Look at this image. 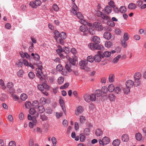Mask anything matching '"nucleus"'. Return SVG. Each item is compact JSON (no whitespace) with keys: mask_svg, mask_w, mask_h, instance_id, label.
I'll use <instances>...</instances> for the list:
<instances>
[{"mask_svg":"<svg viewBox=\"0 0 146 146\" xmlns=\"http://www.w3.org/2000/svg\"><path fill=\"white\" fill-rule=\"evenodd\" d=\"M66 59L70 62V63H68L66 64L65 65V68L69 72H71L72 71V70L71 68V64L73 65H75L76 64V62L77 61V57L76 56H74L73 57V59L70 58L69 56L66 55Z\"/></svg>","mask_w":146,"mask_h":146,"instance_id":"nucleus-1","label":"nucleus"},{"mask_svg":"<svg viewBox=\"0 0 146 146\" xmlns=\"http://www.w3.org/2000/svg\"><path fill=\"white\" fill-rule=\"evenodd\" d=\"M56 51L60 57L63 58L66 56L64 55V54H68L70 52V49L68 47H64L62 48L61 46L59 47Z\"/></svg>","mask_w":146,"mask_h":146,"instance_id":"nucleus-2","label":"nucleus"},{"mask_svg":"<svg viewBox=\"0 0 146 146\" xmlns=\"http://www.w3.org/2000/svg\"><path fill=\"white\" fill-rule=\"evenodd\" d=\"M96 15L99 17H101L102 19L106 21H109L111 19L110 17L106 14H103L102 12L99 10L96 11Z\"/></svg>","mask_w":146,"mask_h":146,"instance_id":"nucleus-3","label":"nucleus"},{"mask_svg":"<svg viewBox=\"0 0 146 146\" xmlns=\"http://www.w3.org/2000/svg\"><path fill=\"white\" fill-rule=\"evenodd\" d=\"M98 54H96L94 56V60L96 62H99L101 61L102 58H104L102 55L103 53L100 51H98L97 52Z\"/></svg>","mask_w":146,"mask_h":146,"instance_id":"nucleus-4","label":"nucleus"},{"mask_svg":"<svg viewBox=\"0 0 146 146\" xmlns=\"http://www.w3.org/2000/svg\"><path fill=\"white\" fill-rule=\"evenodd\" d=\"M40 64H41V63ZM42 67L41 64H40L39 65L38 68L36 69V70L37 72L36 73V76L41 80L43 79V78L42 77V75L43 74V73L41 69Z\"/></svg>","mask_w":146,"mask_h":146,"instance_id":"nucleus-5","label":"nucleus"},{"mask_svg":"<svg viewBox=\"0 0 146 146\" xmlns=\"http://www.w3.org/2000/svg\"><path fill=\"white\" fill-rule=\"evenodd\" d=\"M54 33L57 38L60 37L63 39H65L66 38V34L64 32H62L61 33H60L57 31L55 30Z\"/></svg>","mask_w":146,"mask_h":146,"instance_id":"nucleus-6","label":"nucleus"},{"mask_svg":"<svg viewBox=\"0 0 146 146\" xmlns=\"http://www.w3.org/2000/svg\"><path fill=\"white\" fill-rule=\"evenodd\" d=\"M76 15L77 17L80 19L79 21L80 23L83 25L87 23V22L83 19L84 17L81 13L78 12L76 13Z\"/></svg>","mask_w":146,"mask_h":146,"instance_id":"nucleus-7","label":"nucleus"},{"mask_svg":"<svg viewBox=\"0 0 146 146\" xmlns=\"http://www.w3.org/2000/svg\"><path fill=\"white\" fill-rule=\"evenodd\" d=\"M41 4V2L40 0H36L34 1L30 2L29 5L32 8H35V6H39Z\"/></svg>","mask_w":146,"mask_h":146,"instance_id":"nucleus-8","label":"nucleus"},{"mask_svg":"<svg viewBox=\"0 0 146 146\" xmlns=\"http://www.w3.org/2000/svg\"><path fill=\"white\" fill-rule=\"evenodd\" d=\"M93 26L96 29L99 31H101L103 29V27L102 24L98 22H96L94 23Z\"/></svg>","mask_w":146,"mask_h":146,"instance_id":"nucleus-9","label":"nucleus"},{"mask_svg":"<svg viewBox=\"0 0 146 146\" xmlns=\"http://www.w3.org/2000/svg\"><path fill=\"white\" fill-rule=\"evenodd\" d=\"M59 103L62 108V110L64 113L66 114V108L64 106V103L63 100L61 99L60 98L59 100Z\"/></svg>","mask_w":146,"mask_h":146,"instance_id":"nucleus-10","label":"nucleus"},{"mask_svg":"<svg viewBox=\"0 0 146 146\" xmlns=\"http://www.w3.org/2000/svg\"><path fill=\"white\" fill-rule=\"evenodd\" d=\"M83 108L82 106H79L77 108V110L75 111V114L76 115H78L80 113H81L83 112Z\"/></svg>","mask_w":146,"mask_h":146,"instance_id":"nucleus-11","label":"nucleus"},{"mask_svg":"<svg viewBox=\"0 0 146 146\" xmlns=\"http://www.w3.org/2000/svg\"><path fill=\"white\" fill-rule=\"evenodd\" d=\"M92 40L93 42L96 44H98L100 42V38L97 36H94L92 37Z\"/></svg>","mask_w":146,"mask_h":146,"instance_id":"nucleus-12","label":"nucleus"},{"mask_svg":"<svg viewBox=\"0 0 146 146\" xmlns=\"http://www.w3.org/2000/svg\"><path fill=\"white\" fill-rule=\"evenodd\" d=\"M87 61L82 60L80 62L79 64L80 66L83 67V69H85L86 68V66L87 65ZM88 68H86V69Z\"/></svg>","mask_w":146,"mask_h":146,"instance_id":"nucleus-13","label":"nucleus"},{"mask_svg":"<svg viewBox=\"0 0 146 146\" xmlns=\"http://www.w3.org/2000/svg\"><path fill=\"white\" fill-rule=\"evenodd\" d=\"M134 84L133 82L131 80H127L126 83V87L128 88H131L132 87Z\"/></svg>","mask_w":146,"mask_h":146,"instance_id":"nucleus-14","label":"nucleus"},{"mask_svg":"<svg viewBox=\"0 0 146 146\" xmlns=\"http://www.w3.org/2000/svg\"><path fill=\"white\" fill-rule=\"evenodd\" d=\"M104 37L106 39L109 40L111 38V35L110 33L106 32L104 33Z\"/></svg>","mask_w":146,"mask_h":146,"instance_id":"nucleus-15","label":"nucleus"},{"mask_svg":"<svg viewBox=\"0 0 146 146\" xmlns=\"http://www.w3.org/2000/svg\"><path fill=\"white\" fill-rule=\"evenodd\" d=\"M31 55L33 57L34 59L37 61V63H36L37 64H38V62H39V61H38L40 59L39 56L36 53L34 54L33 53H32L31 54Z\"/></svg>","mask_w":146,"mask_h":146,"instance_id":"nucleus-16","label":"nucleus"},{"mask_svg":"<svg viewBox=\"0 0 146 146\" xmlns=\"http://www.w3.org/2000/svg\"><path fill=\"white\" fill-rule=\"evenodd\" d=\"M104 10L108 15L111 12L112 9L110 6H107L105 7Z\"/></svg>","mask_w":146,"mask_h":146,"instance_id":"nucleus-17","label":"nucleus"},{"mask_svg":"<svg viewBox=\"0 0 146 146\" xmlns=\"http://www.w3.org/2000/svg\"><path fill=\"white\" fill-rule=\"evenodd\" d=\"M21 56L23 58H26L27 59H30V56L27 53L25 52L23 53V52H21L20 53Z\"/></svg>","mask_w":146,"mask_h":146,"instance_id":"nucleus-18","label":"nucleus"},{"mask_svg":"<svg viewBox=\"0 0 146 146\" xmlns=\"http://www.w3.org/2000/svg\"><path fill=\"white\" fill-rule=\"evenodd\" d=\"M103 132L100 129H98L95 131V134L97 136H100L103 134Z\"/></svg>","mask_w":146,"mask_h":146,"instance_id":"nucleus-19","label":"nucleus"},{"mask_svg":"<svg viewBox=\"0 0 146 146\" xmlns=\"http://www.w3.org/2000/svg\"><path fill=\"white\" fill-rule=\"evenodd\" d=\"M128 8L130 9H135L137 8V5L134 3H129L128 5Z\"/></svg>","mask_w":146,"mask_h":146,"instance_id":"nucleus-20","label":"nucleus"},{"mask_svg":"<svg viewBox=\"0 0 146 146\" xmlns=\"http://www.w3.org/2000/svg\"><path fill=\"white\" fill-rule=\"evenodd\" d=\"M37 109H38V111L40 113H43L45 111V109L44 106L41 104L37 107Z\"/></svg>","mask_w":146,"mask_h":146,"instance_id":"nucleus-21","label":"nucleus"},{"mask_svg":"<svg viewBox=\"0 0 146 146\" xmlns=\"http://www.w3.org/2000/svg\"><path fill=\"white\" fill-rule=\"evenodd\" d=\"M79 29L80 31L83 32H86L88 30L87 27L84 25L81 26Z\"/></svg>","mask_w":146,"mask_h":146,"instance_id":"nucleus-22","label":"nucleus"},{"mask_svg":"<svg viewBox=\"0 0 146 146\" xmlns=\"http://www.w3.org/2000/svg\"><path fill=\"white\" fill-rule=\"evenodd\" d=\"M122 139L123 141L127 142L129 141V138L127 134H124L122 136Z\"/></svg>","mask_w":146,"mask_h":146,"instance_id":"nucleus-23","label":"nucleus"},{"mask_svg":"<svg viewBox=\"0 0 146 146\" xmlns=\"http://www.w3.org/2000/svg\"><path fill=\"white\" fill-rule=\"evenodd\" d=\"M90 95L89 94H86L84 96V100L87 102H89L90 101Z\"/></svg>","mask_w":146,"mask_h":146,"instance_id":"nucleus-24","label":"nucleus"},{"mask_svg":"<svg viewBox=\"0 0 146 146\" xmlns=\"http://www.w3.org/2000/svg\"><path fill=\"white\" fill-rule=\"evenodd\" d=\"M108 91L110 92H112L115 89V87L114 85L112 84H110L108 86Z\"/></svg>","mask_w":146,"mask_h":146,"instance_id":"nucleus-25","label":"nucleus"},{"mask_svg":"<svg viewBox=\"0 0 146 146\" xmlns=\"http://www.w3.org/2000/svg\"><path fill=\"white\" fill-rule=\"evenodd\" d=\"M40 104H40L39 102L38 101H35L32 103L33 107L36 109H37V107Z\"/></svg>","mask_w":146,"mask_h":146,"instance_id":"nucleus-26","label":"nucleus"},{"mask_svg":"<svg viewBox=\"0 0 146 146\" xmlns=\"http://www.w3.org/2000/svg\"><path fill=\"white\" fill-rule=\"evenodd\" d=\"M122 89V87L121 86H118L115 88L114 90L116 93L118 94L121 92Z\"/></svg>","mask_w":146,"mask_h":146,"instance_id":"nucleus-27","label":"nucleus"},{"mask_svg":"<svg viewBox=\"0 0 146 146\" xmlns=\"http://www.w3.org/2000/svg\"><path fill=\"white\" fill-rule=\"evenodd\" d=\"M141 75L140 73L139 72L135 74L134 76L135 79L137 81H138L141 78Z\"/></svg>","mask_w":146,"mask_h":146,"instance_id":"nucleus-28","label":"nucleus"},{"mask_svg":"<svg viewBox=\"0 0 146 146\" xmlns=\"http://www.w3.org/2000/svg\"><path fill=\"white\" fill-rule=\"evenodd\" d=\"M109 98L111 101H114L115 100L116 97L113 94H110L109 95Z\"/></svg>","mask_w":146,"mask_h":146,"instance_id":"nucleus-29","label":"nucleus"},{"mask_svg":"<svg viewBox=\"0 0 146 146\" xmlns=\"http://www.w3.org/2000/svg\"><path fill=\"white\" fill-rule=\"evenodd\" d=\"M88 31L92 35H94L95 33L94 27H90L89 28Z\"/></svg>","mask_w":146,"mask_h":146,"instance_id":"nucleus-30","label":"nucleus"},{"mask_svg":"<svg viewBox=\"0 0 146 146\" xmlns=\"http://www.w3.org/2000/svg\"><path fill=\"white\" fill-rule=\"evenodd\" d=\"M120 141L118 139L114 140L113 142V145L114 146H118L120 144Z\"/></svg>","mask_w":146,"mask_h":146,"instance_id":"nucleus-31","label":"nucleus"},{"mask_svg":"<svg viewBox=\"0 0 146 146\" xmlns=\"http://www.w3.org/2000/svg\"><path fill=\"white\" fill-rule=\"evenodd\" d=\"M111 55V52L108 51H106L104 52L102 54L104 58V57H110Z\"/></svg>","mask_w":146,"mask_h":146,"instance_id":"nucleus-32","label":"nucleus"},{"mask_svg":"<svg viewBox=\"0 0 146 146\" xmlns=\"http://www.w3.org/2000/svg\"><path fill=\"white\" fill-rule=\"evenodd\" d=\"M86 120V117L83 115H81L80 117L79 120L81 123H83L85 122Z\"/></svg>","mask_w":146,"mask_h":146,"instance_id":"nucleus-33","label":"nucleus"},{"mask_svg":"<svg viewBox=\"0 0 146 146\" xmlns=\"http://www.w3.org/2000/svg\"><path fill=\"white\" fill-rule=\"evenodd\" d=\"M103 139L104 142V144L105 145H107L109 143L110 140L108 137H105Z\"/></svg>","mask_w":146,"mask_h":146,"instance_id":"nucleus-34","label":"nucleus"},{"mask_svg":"<svg viewBox=\"0 0 146 146\" xmlns=\"http://www.w3.org/2000/svg\"><path fill=\"white\" fill-rule=\"evenodd\" d=\"M136 139L138 141H140L142 139V136L141 134L140 133H138L135 135Z\"/></svg>","mask_w":146,"mask_h":146,"instance_id":"nucleus-35","label":"nucleus"},{"mask_svg":"<svg viewBox=\"0 0 146 146\" xmlns=\"http://www.w3.org/2000/svg\"><path fill=\"white\" fill-rule=\"evenodd\" d=\"M88 47L92 50H95L96 49V45L94 43H91L89 44L88 45Z\"/></svg>","mask_w":146,"mask_h":146,"instance_id":"nucleus-36","label":"nucleus"},{"mask_svg":"<svg viewBox=\"0 0 146 146\" xmlns=\"http://www.w3.org/2000/svg\"><path fill=\"white\" fill-rule=\"evenodd\" d=\"M115 76L113 74H110L109 77V81L110 82H112L114 80Z\"/></svg>","mask_w":146,"mask_h":146,"instance_id":"nucleus-37","label":"nucleus"},{"mask_svg":"<svg viewBox=\"0 0 146 146\" xmlns=\"http://www.w3.org/2000/svg\"><path fill=\"white\" fill-rule=\"evenodd\" d=\"M119 11L120 12L122 13H125L126 12V8L125 6H122L119 8Z\"/></svg>","mask_w":146,"mask_h":146,"instance_id":"nucleus-38","label":"nucleus"},{"mask_svg":"<svg viewBox=\"0 0 146 146\" xmlns=\"http://www.w3.org/2000/svg\"><path fill=\"white\" fill-rule=\"evenodd\" d=\"M20 98L21 100L25 101L28 98L27 95L23 93L21 94Z\"/></svg>","mask_w":146,"mask_h":146,"instance_id":"nucleus-39","label":"nucleus"},{"mask_svg":"<svg viewBox=\"0 0 146 146\" xmlns=\"http://www.w3.org/2000/svg\"><path fill=\"white\" fill-rule=\"evenodd\" d=\"M90 101L92 102H94L96 100V97L95 94H92L90 95Z\"/></svg>","mask_w":146,"mask_h":146,"instance_id":"nucleus-40","label":"nucleus"},{"mask_svg":"<svg viewBox=\"0 0 146 146\" xmlns=\"http://www.w3.org/2000/svg\"><path fill=\"white\" fill-rule=\"evenodd\" d=\"M64 78L62 77H60L58 79V84H62L64 82Z\"/></svg>","mask_w":146,"mask_h":146,"instance_id":"nucleus-41","label":"nucleus"},{"mask_svg":"<svg viewBox=\"0 0 146 146\" xmlns=\"http://www.w3.org/2000/svg\"><path fill=\"white\" fill-rule=\"evenodd\" d=\"M121 55H118L112 61L114 63H117L119 59L121 57Z\"/></svg>","mask_w":146,"mask_h":146,"instance_id":"nucleus-42","label":"nucleus"},{"mask_svg":"<svg viewBox=\"0 0 146 146\" xmlns=\"http://www.w3.org/2000/svg\"><path fill=\"white\" fill-rule=\"evenodd\" d=\"M40 118L43 121H46L48 119V117L44 114L41 115Z\"/></svg>","mask_w":146,"mask_h":146,"instance_id":"nucleus-43","label":"nucleus"},{"mask_svg":"<svg viewBox=\"0 0 146 146\" xmlns=\"http://www.w3.org/2000/svg\"><path fill=\"white\" fill-rule=\"evenodd\" d=\"M96 49L100 50L103 51L104 50V48L103 46L101 45H96Z\"/></svg>","mask_w":146,"mask_h":146,"instance_id":"nucleus-44","label":"nucleus"},{"mask_svg":"<svg viewBox=\"0 0 146 146\" xmlns=\"http://www.w3.org/2000/svg\"><path fill=\"white\" fill-rule=\"evenodd\" d=\"M102 92L101 90H96L95 91V93L96 96L98 97H100L101 96Z\"/></svg>","mask_w":146,"mask_h":146,"instance_id":"nucleus-45","label":"nucleus"},{"mask_svg":"<svg viewBox=\"0 0 146 146\" xmlns=\"http://www.w3.org/2000/svg\"><path fill=\"white\" fill-rule=\"evenodd\" d=\"M24 74L23 71L22 70H19L17 72V75L18 77H23Z\"/></svg>","mask_w":146,"mask_h":146,"instance_id":"nucleus-46","label":"nucleus"},{"mask_svg":"<svg viewBox=\"0 0 146 146\" xmlns=\"http://www.w3.org/2000/svg\"><path fill=\"white\" fill-rule=\"evenodd\" d=\"M112 45V43L110 41H107L105 42V46L108 48H109Z\"/></svg>","mask_w":146,"mask_h":146,"instance_id":"nucleus-47","label":"nucleus"},{"mask_svg":"<svg viewBox=\"0 0 146 146\" xmlns=\"http://www.w3.org/2000/svg\"><path fill=\"white\" fill-rule=\"evenodd\" d=\"M87 62L88 61L90 62H92L94 60V57H93L92 56H88L87 58Z\"/></svg>","mask_w":146,"mask_h":146,"instance_id":"nucleus-48","label":"nucleus"},{"mask_svg":"<svg viewBox=\"0 0 146 146\" xmlns=\"http://www.w3.org/2000/svg\"><path fill=\"white\" fill-rule=\"evenodd\" d=\"M31 102L29 101H26L25 104V106L26 108L27 109L29 108L31 106Z\"/></svg>","mask_w":146,"mask_h":146,"instance_id":"nucleus-49","label":"nucleus"},{"mask_svg":"<svg viewBox=\"0 0 146 146\" xmlns=\"http://www.w3.org/2000/svg\"><path fill=\"white\" fill-rule=\"evenodd\" d=\"M84 134L86 135H88L90 134V130L88 128H86L84 131Z\"/></svg>","mask_w":146,"mask_h":146,"instance_id":"nucleus-50","label":"nucleus"},{"mask_svg":"<svg viewBox=\"0 0 146 146\" xmlns=\"http://www.w3.org/2000/svg\"><path fill=\"white\" fill-rule=\"evenodd\" d=\"M101 91L102 92L106 94L108 92V88H107L106 87L103 86L102 88Z\"/></svg>","mask_w":146,"mask_h":146,"instance_id":"nucleus-51","label":"nucleus"},{"mask_svg":"<svg viewBox=\"0 0 146 146\" xmlns=\"http://www.w3.org/2000/svg\"><path fill=\"white\" fill-rule=\"evenodd\" d=\"M86 139V137L83 133H81L80 135V140L81 142H84Z\"/></svg>","mask_w":146,"mask_h":146,"instance_id":"nucleus-52","label":"nucleus"},{"mask_svg":"<svg viewBox=\"0 0 146 146\" xmlns=\"http://www.w3.org/2000/svg\"><path fill=\"white\" fill-rule=\"evenodd\" d=\"M29 112L30 114L33 115L35 113L36 111L34 108H32L29 110Z\"/></svg>","mask_w":146,"mask_h":146,"instance_id":"nucleus-53","label":"nucleus"},{"mask_svg":"<svg viewBox=\"0 0 146 146\" xmlns=\"http://www.w3.org/2000/svg\"><path fill=\"white\" fill-rule=\"evenodd\" d=\"M29 78L31 79H33L34 78L35 75L33 72H31L28 74Z\"/></svg>","mask_w":146,"mask_h":146,"instance_id":"nucleus-54","label":"nucleus"},{"mask_svg":"<svg viewBox=\"0 0 146 146\" xmlns=\"http://www.w3.org/2000/svg\"><path fill=\"white\" fill-rule=\"evenodd\" d=\"M52 8L55 11H57L59 10V7L58 5L55 4H54L53 5Z\"/></svg>","mask_w":146,"mask_h":146,"instance_id":"nucleus-55","label":"nucleus"},{"mask_svg":"<svg viewBox=\"0 0 146 146\" xmlns=\"http://www.w3.org/2000/svg\"><path fill=\"white\" fill-rule=\"evenodd\" d=\"M69 85V84L68 83H66L63 86L60 87V89H64L66 88H67Z\"/></svg>","mask_w":146,"mask_h":146,"instance_id":"nucleus-56","label":"nucleus"},{"mask_svg":"<svg viewBox=\"0 0 146 146\" xmlns=\"http://www.w3.org/2000/svg\"><path fill=\"white\" fill-rule=\"evenodd\" d=\"M37 87L38 89L40 91H43L44 90V88L43 84H38Z\"/></svg>","mask_w":146,"mask_h":146,"instance_id":"nucleus-57","label":"nucleus"},{"mask_svg":"<svg viewBox=\"0 0 146 146\" xmlns=\"http://www.w3.org/2000/svg\"><path fill=\"white\" fill-rule=\"evenodd\" d=\"M126 41L123 40L121 41V43L122 46L124 48L127 47V44L126 42Z\"/></svg>","mask_w":146,"mask_h":146,"instance_id":"nucleus-58","label":"nucleus"},{"mask_svg":"<svg viewBox=\"0 0 146 146\" xmlns=\"http://www.w3.org/2000/svg\"><path fill=\"white\" fill-rule=\"evenodd\" d=\"M56 69L57 71H60L63 70V68L61 65L58 64L56 66Z\"/></svg>","mask_w":146,"mask_h":146,"instance_id":"nucleus-59","label":"nucleus"},{"mask_svg":"<svg viewBox=\"0 0 146 146\" xmlns=\"http://www.w3.org/2000/svg\"><path fill=\"white\" fill-rule=\"evenodd\" d=\"M51 141L54 146H55L56 144V138L52 137L51 138Z\"/></svg>","mask_w":146,"mask_h":146,"instance_id":"nucleus-60","label":"nucleus"},{"mask_svg":"<svg viewBox=\"0 0 146 146\" xmlns=\"http://www.w3.org/2000/svg\"><path fill=\"white\" fill-rule=\"evenodd\" d=\"M123 39L124 40L127 41L129 39L128 35L127 33H125L123 36Z\"/></svg>","mask_w":146,"mask_h":146,"instance_id":"nucleus-61","label":"nucleus"},{"mask_svg":"<svg viewBox=\"0 0 146 146\" xmlns=\"http://www.w3.org/2000/svg\"><path fill=\"white\" fill-rule=\"evenodd\" d=\"M107 24L108 25L111 27H114L115 25V23L113 21H111L108 22H107Z\"/></svg>","mask_w":146,"mask_h":146,"instance_id":"nucleus-62","label":"nucleus"},{"mask_svg":"<svg viewBox=\"0 0 146 146\" xmlns=\"http://www.w3.org/2000/svg\"><path fill=\"white\" fill-rule=\"evenodd\" d=\"M13 84L12 82H8L7 84L8 88L11 89L13 87Z\"/></svg>","mask_w":146,"mask_h":146,"instance_id":"nucleus-63","label":"nucleus"},{"mask_svg":"<svg viewBox=\"0 0 146 146\" xmlns=\"http://www.w3.org/2000/svg\"><path fill=\"white\" fill-rule=\"evenodd\" d=\"M108 4L112 8L114 7L115 6L114 2L112 0H110V1L108 2Z\"/></svg>","mask_w":146,"mask_h":146,"instance_id":"nucleus-64","label":"nucleus"}]
</instances>
